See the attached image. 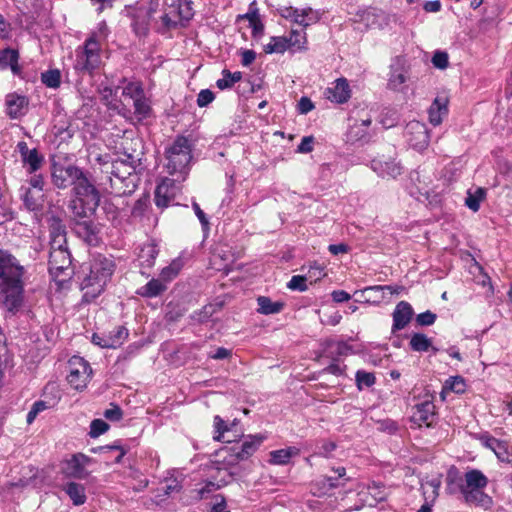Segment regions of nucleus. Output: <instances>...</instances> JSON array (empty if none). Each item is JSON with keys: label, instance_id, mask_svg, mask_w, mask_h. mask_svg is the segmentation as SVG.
Wrapping results in <instances>:
<instances>
[{"label": "nucleus", "instance_id": "obj_61", "mask_svg": "<svg viewBox=\"0 0 512 512\" xmlns=\"http://www.w3.org/2000/svg\"><path fill=\"white\" fill-rule=\"evenodd\" d=\"M314 104L308 97H301L297 104V109L300 114H307L314 109Z\"/></svg>", "mask_w": 512, "mask_h": 512}, {"label": "nucleus", "instance_id": "obj_6", "mask_svg": "<svg viewBox=\"0 0 512 512\" xmlns=\"http://www.w3.org/2000/svg\"><path fill=\"white\" fill-rule=\"evenodd\" d=\"M167 170L169 174L186 173L191 161V145L185 137L179 136L166 150Z\"/></svg>", "mask_w": 512, "mask_h": 512}, {"label": "nucleus", "instance_id": "obj_28", "mask_svg": "<svg viewBox=\"0 0 512 512\" xmlns=\"http://www.w3.org/2000/svg\"><path fill=\"white\" fill-rule=\"evenodd\" d=\"M167 289V284L158 279H151L146 285L137 290V294L142 297L153 298L162 294Z\"/></svg>", "mask_w": 512, "mask_h": 512}, {"label": "nucleus", "instance_id": "obj_2", "mask_svg": "<svg viewBox=\"0 0 512 512\" xmlns=\"http://www.w3.org/2000/svg\"><path fill=\"white\" fill-rule=\"evenodd\" d=\"M24 267L15 256L0 250V301L10 312H17L24 301Z\"/></svg>", "mask_w": 512, "mask_h": 512}, {"label": "nucleus", "instance_id": "obj_63", "mask_svg": "<svg viewBox=\"0 0 512 512\" xmlns=\"http://www.w3.org/2000/svg\"><path fill=\"white\" fill-rule=\"evenodd\" d=\"M314 139L312 136L303 137L298 145L297 151L300 153H309L313 150Z\"/></svg>", "mask_w": 512, "mask_h": 512}, {"label": "nucleus", "instance_id": "obj_55", "mask_svg": "<svg viewBox=\"0 0 512 512\" xmlns=\"http://www.w3.org/2000/svg\"><path fill=\"white\" fill-rule=\"evenodd\" d=\"M432 64L438 69H445L449 65L448 54L444 51H437L432 57Z\"/></svg>", "mask_w": 512, "mask_h": 512}, {"label": "nucleus", "instance_id": "obj_4", "mask_svg": "<svg viewBox=\"0 0 512 512\" xmlns=\"http://www.w3.org/2000/svg\"><path fill=\"white\" fill-rule=\"evenodd\" d=\"M105 23L99 25L98 31L93 32L75 51L74 70L78 74L91 75L101 64V42L107 37Z\"/></svg>", "mask_w": 512, "mask_h": 512}, {"label": "nucleus", "instance_id": "obj_33", "mask_svg": "<svg viewBox=\"0 0 512 512\" xmlns=\"http://www.w3.org/2000/svg\"><path fill=\"white\" fill-rule=\"evenodd\" d=\"M289 49L293 51H304L307 49V37L304 31L292 30L287 37Z\"/></svg>", "mask_w": 512, "mask_h": 512}, {"label": "nucleus", "instance_id": "obj_23", "mask_svg": "<svg viewBox=\"0 0 512 512\" xmlns=\"http://www.w3.org/2000/svg\"><path fill=\"white\" fill-rule=\"evenodd\" d=\"M448 98L445 95H438L428 109L429 121L432 125L438 126L443 118L448 115Z\"/></svg>", "mask_w": 512, "mask_h": 512}, {"label": "nucleus", "instance_id": "obj_52", "mask_svg": "<svg viewBox=\"0 0 512 512\" xmlns=\"http://www.w3.org/2000/svg\"><path fill=\"white\" fill-rule=\"evenodd\" d=\"M356 381L358 387L361 389L363 386L371 387L375 383V376L373 373L366 371H357Z\"/></svg>", "mask_w": 512, "mask_h": 512}, {"label": "nucleus", "instance_id": "obj_14", "mask_svg": "<svg viewBox=\"0 0 512 512\" xmlns=\"http://www.w3.org/2000/svg\"><path fill=\"white\" fill-rule=\"evenodd\" d=\"M406 136L409 144L418 151L425 149L429 144L427 127L419 121H411L407 124Z\"/></svg>", "mask_w": 512, "mask_h": 512}, {"label": "nucleus", "instance_id": "obj_27", "mask_svg": "<svg viewBox=\"0 0 512 512\" xmlns=\"http://www.w3.org/2000/svg\"><path fill=\"white\" fill-rule=\"evenodd\" d=\"M263 441V437L257 435L248 436L240 447H236V451L240 456V460H247L253 453L256 452L258 447Z\"/></svg>", "mask_w": 512, "mask_h": 512}, {"label": "nucleus", "instance_id": "obj_3", "mask_svg": "<svg viewBox=\"0 0 512 512\" xmlns=\"http://www.w3.org/2000/svg\"><path fill=\"white\" fill-rule=\"evenodd\" d=\"M114 270L115 264L111 258L101 254L94 256L88 266V273L80 284L83 300L90 302L98 297L111 279Z\"/></svg>", "mask_w": 512, "mask_h": 512}, {"label": "nucleus", "instance_id": "obj_54", "mask_svg": "<svg viewBox=\"0 0 512 512\" xmlns=\"http://www.w3.org/2000/svg\"><path fill=\"white\" fill-rule=\"evenodd\" d=\"M278 12L281 17L293 23H296V18H299L301 9L294 8L292 6H283L278 9Z\"/></svg>", "mask_w": 512, "mask_h": 512}, {"label": "nucleus", "instance_id": "obj_44", "mask_svg": "<svg viewBox=\"0 0 512 512\" xmlns=\"http://www.w3.org/2000/svg\"><path fill=\"white\" fill-rule=\"evenodd\" d=\"M218 456L222 457V462L227 466H235L242 461L238 458L240 455L236 451V447L223 448L218 453Z\"/></svg>", "mask_w": 512, "mask_h": 512}, {"label": "nucleus", "instance_id": "obj_51", "mask_svg": "<svg viewBox=\"0 0 512 512\" xmlns=\"http://www.w3.org/2000/svg\"><path fill=\"white\" fill-rule=\"evenodd\" d=\"M307 282L308 281L305 275H294L288 282L287 287L291 290L303 292L308 289V286L306 284Z\"/></svg>", "mask_w": 512, "mask_h": 512}, {"label": "nucleus", "instance_id": "obj_25", "mask_svg": "<svg viewBox=\"0 0 512 512\" xmlns=\"http://www.w3.org/2000/svg\"><path fill=\"white\" fill-rule=\"evenodd\" d=\"M99 205L88 206L87 201L74 198L71 200L69 208L72 213L73 222H80L81 220H89L90 216L94 214Z\"/></svg>", "mask_w": 512, "mask_h": 512}, {"label": "nucleus", "instance_id": "obj_9", "mask_svg": "<svg viewBox=\"0 0 512 512\" xmlns=\"http://www.w3.org/2000/svg\"><path fill=\"white\" fill-rule=\"evenodd\" d=\"M410 80V67L405 58L397 56L392 60L387 79V88L394 92L407 91V82Z\"/></svg>", "mask_w": 512, "mask_h": 512}, {"label": "nucleus", "instance_id": "obj_50", "mask_svg": "<svg viewBox=\"0 0 512 512\" xmlns=\"http://www.w3.org/2000/svg\"><path fill=\"white\" fill-rule=\"evenodd\" d=\"M50 237L58 238V237H66V229L65 225L59 218H51L50 222Z\"/></svg>", "mask_w": 512, "mask_h": 512}, {"label": "nucleus", "instance_id": "obj_41", "mask_svg": "<svg viewBox=\"0 0 512 512\" xmlns=\"http://www.w3.org/2000/svg\"><path fill=\"white\" fill-rule=\"evenodd\" d=\"M485 195L486 193L483 188H477L474 193L468 192L465 205L473 212H477L481 202L485 199Z\"/></svg>", "mask_w": 512, "mask_h": 512}, {"label": "nucleus", "instance_id": "obj_45", "mask_svg": "<svg viewBox=\"0 0 512 512\" xmlns=\"http://www.w3.org/2000/svg\"><path fill=\"white\" fill-rule=\"evenodd\" d=\"M144 90L140 82H129L122 89V96L125 99L133 101L138 96L142 95Z\"/></svg>", "mask_w": 512, "mask_h": 512}, {"label": "nucleus", "instance_id": "obj_32", "mask_svg": "<svg viewBox=\"0 0 512 512\" xmlns=\"http://www.w3.org/2000/svg\"><path fill=\"white\" fill-rule=\"evenodd\" d=\"M258 312L261 314L269 315L279 313L284 304L282 302H273L269 297L260 296L257 298Z\"/></svg>", "mask_w": 512, "mask_h": 512}, {"label": "nucleus", "instance_id": "obj_57", "mask_svg": "<svg viewBox=\"0 0 512 512\" xmlns=\"http://www.w3.org/2000/svg\"><path fill=\"white\" fill-rule=\"evenodd\" d=\"M305 276L307 281L314 283L322 279L325 276V272L321 266L315 264L310 266V269Z\"/></svg>", "mask_w": 512, "mask_h": 512}, {"label": "nucleus", "instance_id": "obj_49", "mask_svg": "<svg viewBox=\"0 0 512 512\" xmlns=\"http://www.w3.org/2000/svg\"><path fill=\"white\" fill-rule=\"evenodd\" d=\"M109 429V425L102 419H94L90 424L89 435L91 438H97Z\"/></svg>", "mask_w": 512, "mask_h": 512}, {"label": "nucleus", "instance_id": "obj_58", "mask_svg": "<svg viewBox=\"0 0 512 512\" xmlns=\"http://www.w3.org/2000/svg\"><path fill=\"white\" fill-rule=\"evenodd\" d=\"M389 291L390 294H399L401 291L404 290L403 286H392V285H375V286H369L366 287L362 292H368V291Z\"/></svg>", "mask_w": 512, "mask_h": 512}, {"label": "nucleus", "instance_id": "obj_15", "mask_svg": "<svg viewBox=\"0 0 512 512\" xmlns=\"http://www.w3.org/2000/svg\"><path fill=\"white\" fill-rule=\"evenodd\" d=\"M325 96L337 104L346 103L351 97V89L346 78H338L331 87L325 90Z\"/></svg>", "mask_w": 512, "mask_h": 512}, {"label": "nucleus", "instance_id": "obj_43", "mask_svg": "<svg viewBox=\"0 0 512 512\" xmlns=\"http://www.w3.org/2000/svg\"><path fill=\"white\" fill-rule=\"evenodd\" d=\"M19 59L18 51L14 49H4L0 51V63L10 66L15 71Z\"/></svg>", "mask_w": 512, "mask_h": 512}, {"label": "nucleus", "instance_id": "obj_38", "mask_svg": "<svg viewBox=\"0 0 512 512\" xmlns=\"http://www.w3.org/2000/svg\"><path fill=\"white\" fill-rule=\"evenodd\" d=\"M242 78V73L237 71L231 73L229 70L222 71V78L216 81V86L220 90L231 88L236 82L240 81Z\"/></svg>", "mask_w": 512, "mask_h": 512}, {"label": "nucleus", "instance_id": "obj_5", "mask_svg": "<svg viewBox=\"0 0 512 512\" xmlns=\"http://www.w3.org/2000/svg\"><path fill=\"white\" fill-rule=\"evenodd\" d=\"M141 165L139 154H124L123 158L114 160L111 164V188L119 195L130 194L136 187V169Z\"/></svg>", "mask_w": 512, "mask_h": 512}, {"label": "nucleus", "instance_id": "obj_42", "mask_svg": "<svg viewBox=\"0 0 512 512\" xmlns=\"http://www.w3.org/2000/svg\"><path fill=\"white\" fill-rule=\"evenodd\" d=\"M466 390V382L461 376H452L448 378L443 386V391H451L457 394H462Z\"/></svg>", "mask_w": 512, "mask_h": 512}, {"label": "nucleus", "instance_id": "obj_47", "mask_svg": "<svg viewBox=\"0 0 512 512\" xmlns=\"http://www.w3.org/2000/svg\"><path fill=\"white\" fill-rule=\"evenodd\" d=\"M129 332L124 326H117L111 331L109 334H106L107 340L110 341H119L118 347L123 345V343L127 340Z\"/></svg>", "mask_w": 512, "mask_h": 512}, {"label": "nucleus", "instance_id": "obj_64", "mask_svg": "<svg viewBox=\"0 0 512 512\" xmlns=\"http://www.w3.org/2000/svg\"><path fill=\"white\" fill-rule=\"evenodd\" d=\"M104 416L108 420L118 421L122 418V410L119 406L113 405L111 408L105 410Z\"/></svg>", "mask_w": 512, "mask_h": 512}, {"label": "nucleus", "instance_id": "obj_59", "mask_svg": "<svg viewBox=\"0 0 512 512\" xmlns=\"http://www.w3.org/2000/svg\"><path fill=\"white\" fill-rule=\"evenodd\" d=\"M214 98V93L211 90L203 89L197 96V105L199 107H206L214 100Z\"/></svg>", "mask_w": 512, "mask_h": 512}, {"label": "nucleus", "instance_id": "obj_29", "mask_svg": "<svg viewBox=\"0 0 512 512\" xmlns=\"http://www.w3.org/2000/svg\"><path fill=\"white\" fill-rule=\"evenodd\" d=\"M63 490L76 506L83 505L86 502L85 487L76 482H68L63 486Z\"/></svg>", "mask_w": 512, "mask_h": 512}, {"label": "nucleus", "instance_id": "obj_34", "mask_svg": "<svg viewBox=\"0 0 512 512\" xmlns=\"http://www.w3.org/2000/svg\"><path fill=\"white\" fill-rule=\"evenodd\" d=\"M287 49H289V44L287 37L284 36L271 37L269 43L264 46V51L267 54H283Z\"/></svg>", "mask_w": 512, "mask_h": 512}, {"label": "nucleus", "instance_id": "obj_24", "mask_svg": "<svg viewBox=\"0 0 512 512\" xmlns=\"http://www.w3.org/2000/svg\"><path fill=\"white\" fill-rule=\"evenodd\" d=\"M20 196L29 211H37L42 208L44 194L40 189H29L23 185L20 188Z\"/></svg>", "mask_w": 512, "mask_h": 512}, {"label": "nucleus", "instance_id": "obj_1", "mask_svg": "<svg viewBox=\"0 0 512 512\" xmlns=\"http://www.w3.org/2000/svg\"><path fill=\"white\" fill-rule=\"evenodd\" d=\"M489 480L478 469H470L460 476L456 470H450L446 478V491L450 495L460 493L463 501L469 506L488 510L493 505V499L485 492Z\"/></svg>", "mask_w": 512, "mask_h": 512}, {"label": "nucleus", "instance_id": "obj_31", "mask_svg": "<svg viewBox=\"0 0 512 512\" xmlns=\"http://www.w3.org/2000/svg\"><path fill=\"white\" fill-rule=\"evenodd\" d=\"M158 255V250L155 244H144L139 252L138 258L143 267L150 268L154 265L155 259Z\"/></svg>", "mask_w": 512, "mask_h": 512}, {"label": "nucleus", "instance_id": "obj_17", "mask_svg": "<svg viewBox=\"0 0 512 512\" xmlns=\"http://www.w3.org/2000/svg\"><path fill=\"white\" fill-rule=\"evenodd\" d=\"M371 168L379 176L396 178L402 173L401 165L394 159L377 158L371 161Z\"/></svg>", "mask_w": 512, "mask_h": 512}, {"label": "nucleus", "instance_id": "obj_26", "mask_svg": "<svg viewBox=\"0 0 512 512\" xmlns=\"http://www.w3.org/2000/svg\"><path fill=\"white\" fill-rule=\"evenodd\" d=\"M425 503L417 512H431L432 506L439 495L440 481L432 480L422 486Z\"/></svg>", "mask_w": 512, "mask_h": 512}, {"label": "nucleus", "instance_id": "obj_35", "mask_svg": "<svg viewBox=\"0 0 512 512\" xmlns=\"http://www.w3.org/2000/svg\"><path fill=\"white\" fill-rule=\"evenodd\" d=\"M409 344L411 349L417 352H426L430 348H432L435 352L437 351L436 348L432 347L431 340L422 333L413 334Z\"/></svg>", "mask_w": 512, "mask_h": 512}, {"label": "nucleus", "instance_id": "obj_53", "mask_svg": "<svg viewBox=\"0 0 512 512\" xmlns=\"http://www.w3.org/2000/svg\"><path fill=\"white\" fill-rule=\"evenodd\" d=\"M92 342L95 345L100 346L101 348H112V349L118 348V343H119V341L115 342V341L107 340L106 334L101 335L98 333L93 334Z\"/></svg>", "mask_w": 512, "mask_h": 512}, {"label": "nucleus", "instance_id": "obj_39", "mask_svg": "<svg viewBox=\"0 0 512 512\" xmlns=\"http://www.w3.org/2000/svg\"><path fill=\"white\" fill-rule=\"evenodd\" d=\"M214 436L213 439L216 441L233 442L234 439L226 438L225 433L229 432L230 428L225 421L218 415L214 417Z\"/></svg>", "mask_w": 512, "mask_h": 512}, {"label": "nucleus", "instance_id": "obj_20", "mask_svg": "<svg viewBox=\"0 0 512 512\" xmlns=\"http://www.w3.org/2000/svg\"><path fill=\"white\" fill-rule=\"evenodd\" d=\"M360 21L371 29H383L389 24V16L382 10L370 8L360 15Z\"/></svg>", "mask_w": 512, "mask_h": 512}, {"label": "nucleus", "instance_id": "obj_56", "mask_svg": "<svg viewBox=\"0 0 512 512\" xmlns=\"http://www.w3.org/2000/svg\"><path fill=\"white\" fill-rule=\"evenodd\" d=\"M182 489L180 481L176 478L166 479V484L163 488L164 495L171 496L174 493H179Z\"/></svg>", "mask_w": 512, "mask_h": 512}, {"label": "nucleus", "instance_id": "obj_19", "mask_svg": "<svg viewBox=\"0 0 512 512\" xmlns=\"http://www.w3.org/2000/svg\"><path fill=\"white\" fill-rule=\"evenodd\" d=\"M27 97L17 93H10L5 98L6 113L11 119H18L23 116L28 107Z\"/></svg>", "mask_w": 512, "mask_h": 512}, {"label": "nucleus", "instance_id": "obj_37", "mask_svg": "<svg viewBox=\"0 0 512 512\" xmlns=\"http://www.w3.org/2000/svg\"><path fill=\"white\" fill-rule=\"evenodd\" d=\"M320 20V14L318 11L313 10L310 7L302 8L299 14V18H296V24L306 28L312 24L317 23Z\"/></svg>", "mask_w": 512, "mask_h": 512}, {"label": "nucleus", "instance_id": "obj_21", "mask_svg": "<svg viewBox=\"0 0 512 512\" xmlns=\"http://www.w3.org/2000/svg\"><path fill=\"white\" fill-rule=\"evenodd\" d=\"M412 420L419 426H432L435 420V405L431 401H423L415 405Z\"/></svg>", "mask_w": 512, "mask_h": 512}, {"label": "nucleus", "instance_id": "obj_60", "mask_svg": "<svg viewBox=\"0 0 512 512\" xmlns=\"http://www.w3.org/2000/svg\"><path fill=\"white\" fill-rule=\"evenodd\" d=\"M45 408H46V405L43 401L35 402L31 408V410L27 414V423L31 424L35 420L37 415L40 412H42L43 410H45Z\"/></svg>", "mask_w": 512, "mask_h": 512}, {"label": "nucleus", "instance_id": "obj_16", "mask_svg": "<svg viewBox=\"0 0 512 512\" xmlns=\"http://www.w3.org/2000/svg\"><path fill=\"white\" fill-rule=\"evenodd\" d=\"M72 263L71 255L68 250H52L49 256V271L54 277L70 268Z\"/></svg>", "mask_w": 512, "mask_h": 512}, {"label": "nucleus", "instance_id": "obj_30", "mask_svg": "<svg viewBox=\"0 0 512 512\" xmlns=\"http://www.w3.org/2000/svg\"><path fill=\"white\" fill-rule=\"evenodd\" d=\"M299 452V449L296 447L274 450L270 452L269 462L274 465H285L292 457L298 455Z\"/></svg>", "mask_w": 512, "mask_h": 512}, {"label": "nucleus", "instance_id": "obj_10", "mask_svg": "<svg viewBox=\"0 0 512 512\" xmlns=\"http://www.w3.org/2000/svg\"><path fill=\"white\" fill-rule=\"evenodd\" d=\"M82 169L75 165H63L60 163L52 164V182L59 189H66L73 186L74 183L82 176Z\"/></svg>", "mask_w": 512, "mask_h": 512}, {"label": "nucleus", "instance_id": "obj_13", "mask_svg": "<svg viewBox=\"0 0 512 512\" xmlns=\"http://www.w3.org/2000/svg\"><path fill=\"white\" fill-rule=\"evenodd\" d=\"M75 198L87 201L88 206L99 205L100 194L88 177L82 172V176L74 183Z\"/></svg>", "mask_w": 512, "mask_h": 512}, {"label": "nucleus", "instance_id": "obj_11", "mask_svg": "<svg viewBox=\"0 0 512 512\" xmlns=\"http://www.w3.org/2000/svg\"><path fill=\"white\" fill-rule=\"evenodd\" d=\"M91 462L92 459L82 453L74 454L63 462L62 472L69 478L86 479L89 476L86 468Z\"/></svg>", "mask_w": 512, "mask_h": 512}, {"label": "nucleus", "instance_id": "obj_48", "mask_svg": "<svg viewBox=\"0 0 512 512\" xmlns=\"http://www.w3.org/2000/svg\"><path fill=\"white\" fill-rule=\"evenodd\" d=\"M133 106L135 113L139 116L146 117L149 113L150 107L148 105L147 99L145 97V94L138 96L133 101Z\"/></svg>", "mask_w": 512, "mask_h": 512}, {"label": "nucleus", "instance_id": "obj_12", "mask_svg": "<svg viewBox=\"0 0 512 512\" xmlns=\"http://www.w3.org/2000/svg\"><path fill=\"white\" fill-rule=\"evenodd\" d=\"M75 234L89 246H98L101 242L102 225L91 219L73 223Z\"/></svg>", "mask_w": 512, "mask_h": 512}, {"label": "nucleus", "instance_id": "obj_62", "mask_svg": "<svg viewBox=\"0 0 512 512\" xmlns=\"http://www.w3.org/2000/svg\"><path fill=\"white\" fill-rule=\"evenodd\" d=\"M417 323L422 326L432 325L436 320V315L430 311H426L417 315Z\"/></svg>", "mask_w": 512, "mask_h": 512}, {"label": "nucleus", "instance_id": "obj_46", "mask_svg": "<svg viewBox=\"0 0 512 512\" xmlns=\"http://www.w3.org/2000/svg\"><path fill=\"white\" fill-rule=\"evenodd\" d=\"M42 83L45 84L49 88H58L61 83V74L60 71L55 70H49L41 75Z\"/></svg>", "mask_w": 512, "mask_h": 512}, {"label": "nucleus", "instance_id": "obj_36", "mask_svg": "<svg viewBox=\"0 0 512 512\" xmlns=\"http://www.w3.org/2000/svg\"><path fill=\"white\" fill-rule=\"evenodd\" d=\"M43 156L39 154L37 149H31V152L22 158V162L29 173H34L43 164Z\"/></svg>", "mask_w": 512, "mask_h": 512}, {"label": "nucleus", "instance_id": "obj_40", "mask_svg": "<svg viewBox=\"0 0 512 512\" xmlns=\"http://www.w3.org/2000/svg\"><path fill=\"white\" fill-rule=\"evenodd\" d=\"M183 264L180 259L173 260L168 266L164 267L161 270L160 278L163 280L166 284L173 280L182 269Z\"/></svg>", "mask_w": 512, "mask_h": 512}, {"label": "nucleus", "instance_id": "obj_7", "mask_svg": "<svg viewBox=\"0 0 512 512\" xmlns=\"http://www.w3.org/2000/svg\"><path fill=\"white\" fill-rule=\"evenodd\" d=\"M193 16L191 0H164L162 23L166 28L183 25Z\"/></svg>", "mask_w": 512, "mask_h": 512}, {"label": "nucleus", "instance_id": "obj_18", "mask_svg": "<svg viewBox=\"0 0 512 512\" xmlns=\"http://www.w3.org/2000/svg\"><path fill=\"white\" fill-rule=\"evenodd\" d=\"M413 308L406 301H400L392 314L393 324H392V332L395 333L404 329L412 319L413 316Z\"/></svg>", "mask_w": 512, "mask_h": 512}, {"label": "nucleus", "instance_id": "obj_8", "mask_svg": "<svg viewBox=\"0 0 512 512\" xmlns=\"http://www.w3.org/2000/svg\"><path fill=\"white\" fill-rule=\"evenodd\" d=\"M67 381L75 390H83L91 379L92 368L89 363L80 356H73L67 363Z\"/></svg>", "mask_w": 512, "mask_h": 512}, {"label": "nucleus", "instance_id": "obj_22", "mask_svg": "<svg viewBox=\"0 0 512 512\" xmlns=\"http://www.w3.org/2000/svg\"><path fill=\"white\" fill-rule=\"evenodd\" d=\"M176 187L171 179H164L159 183L155 190V203L158 207L165 208L174 199Z\"/></svg>", "mask_w": 512, "mask_h": 512}]
</instances>
